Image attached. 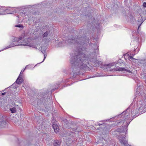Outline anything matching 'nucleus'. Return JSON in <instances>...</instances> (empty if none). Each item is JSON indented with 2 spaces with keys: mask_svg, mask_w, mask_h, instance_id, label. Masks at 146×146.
Instances as JSON below:
<instances>
[{
  "mask_svg": "<svg viewBox=\"0 0 146 146\" xmlns=\"http://www.w3.org/2000/svg\"><path fill=\"white\" fill-rule=\"evenodd\" d=\"M143 6L145 7H146V3L144 2L143 4Z\"/></svg>",
  "mask_w": 146,
  "mask_h": 146,
  "instance_id": "393cba45",
  "label": "nucleus"
},
{
  "mask_svg": "<svg viewBox=\"0 0 146 146\" xmlns=\"http://www.w3.org/2000/svg\"><path fill=\"white\" fill-rule=\"evenodd\" d=\"M111 71H121L123 72L127 71L130 72V71L124 68L121 67H116L114 69H111L110 70Z\"/></svg>",
  "mask_w": 146,
  "mask_h": 146,
  "instance_id": "0eeeda50",
  "label": "nucleus"
},
{
  "mask_svg": "<svg viewBox=\"0 0 146 146\" xmlns=\"http://www.w3.org/2000/svg\"><path fill=\"white\" fill-rule=\"evenodd\" d=\"M118 139L120 143L124 146H131L128 144V140L126 139L125 136L120 135L118 136Z\"/></svg>",
  "mask_w": 146,
  "mask_h": 146,
  "instance_id": "39448f33",
  "label": "nucleus"
},
{
  "mask_svg": "<svg viewBox=\"0 0 146 146\" xmlns=\"http://www.w3.org/2000/svg\"><path fill=\"white\" fill-rule=\"evenodd\" d=\"M124 120H125V119H123L122 120H121L120 122L121 123H122L123 122L124 123Z\"/></svg>",
  "mask_w": 146,
  "mask_h": 146,
  "instance_id": "c85d7f7f",
  "label": "nucleus"
},
{
  "mask_svg": "<svg viewBox=\"0 0 146 146\" xmlns=\"http://www.w3.org/2000/svg\"><path fill=\"white\" fill-rule=\"evenodd\" d=\"M65 121H66V122H67V123L68 122L67 120L66 119H65Z\"/></svg>",
  "mask_w": 146,
  "mask_h": 146,
  "instance_id": "7c9ffc66",
  "label": "nucleus"
},
{
  "mask_svg": "<svg viewBox=\"0 0 146 146\" xmlns=\"http://www.w3.org/2000/svg\"><path fill=\"white\" fill-rule=\"evenodd\" d=\"M64 45H62L61 46H64Z\"/></svg>",
  "mask_w": 146,
  "mask_h": 146,
  "instance_id": "e433bc0d",
  "label": "nucleus"
},
{
  "mask_svg": "<svg viewBox=\"0 0 146 146\" xmlns=\"http://www.w3.org/2000/svg\"><path fill=\"white\" fill-rule=\"evenodd\" d=\"M107 121H109V120H104L101 121H100V122H104Z\"/></svg>",
  "mask_w": 146,
  "mask_h": 146,
  "instance_id": "b1692460",
  "label": "nucleus"
},
{
  "mask_svg": "<svg viewBox=\"0 0 146 146\" xmlns=\"http://www.w3.org/2000/svg\"><path fill=\"white\" fill-rule=\"evenodd\" d=\"M46 48L45 46H42L40 48L41 52L43 53L45 52Z\"/></svg>",
  "mask_w": 146,
  "mask_h": 146,
  "instance_id": "f3484780",
  "label": "nucleus"
},
{
  "mask_svg": "<svg viewBox=\"0 0 146 146\" xmlns=\"http://www.w3.org/2000/svg\"><path fill=\"white\" fill-rule=\"evenodd\" d=\"M43 54H44V58L43 60L42 61V62H43L44 61V60L46 58V55L45 54H44V53Z\"/></svg>",
  "mask_w": 146,
  "mask_h": 146,
  "instance_id": "5701e85b",
  "label": "nucleus"
},
{
  "mask_svg": "<svg viewBox=\"0 0 146 146\" xmlns=\"http://www.w3.org/2000/svg\"><path fill=\"white\" fill-rule=\"evenodd\" d=\"M84 39V38L78 37L75 38L74 37L72 36L69 37L68 40H66L65 42L66 43L70 44L74 43L78 47L76 52L73 55L70 60V63L72 66L70 70L72 71L74 77L78 74L81 70H85L87 68L86 64L88 61L93 62V65L95 67H98L99 66V61L96 60L95 56L98 55L99 52L97 45L94 44L91 45L94 51L92 55L95 56H94L93 58H89L86 55L88 49L85 47Z\"/></svg>",
  "mask_w": 146,
  "mask_h": 146,
  "instance_id": "f257e3e1",
  "label": "nucleus"
},
{
  "mask_svg": "<svg viewBox=\"0 0 146 146\" xmlns=\"http://www.w3.org/2000/svg\"><path fill=\"white\" fill-rule=\"evenodd\" d=\"M23 40L21 42L22 37H14L13 39V42L9 47L5 49L13 47L17 45H26L33 47H34V46L32 44L33 40L30 37L28 34H25L23 37Z\"/></svg>",
  "mask_w": 146,
  "mask_h": 146,
  "instance_id": "f03ea898",
  "label": "nucleus"
},
{
  "mask_svg": "<svg viewBox=\"0 0 146 146\" xmlns=\"http://www.w3.org/2000/svg\"><path fill=\"white\" fill-rule=\"evenodd\" d=\"M129 109L128 108L126 111H123L121 114V116H123V118H125V120L126 121V125L124 126V129L123 131L125 132V131H127V127L129 124L130 121V120L128 121L129 118V113L128 112V111L129 110Z\"/></svg>",
  "mask_w": 146,
  "mask_h": 146,
  "instance_id": "20e7f679",
  "label": "nucleus"
},
{
  "mask_svg": "<svg viewBox=\"0 0 146 146\" xmlns=\"http://www.w3.org/2000/svg\"><path fill=\"white\" fill-rule=\"evenodd\" d=\"M5 94V92L3 93L2 94V95H4Z\"/></svg>",
  "mask_w": 146,
  "mask_h": 146,
  "instance_id": "c756f323",
  "label": "nucleus"
},
{
  "mask_svg": "<svg viewBox=\"0 0 146 146\" xmlns=\"http://www.w3.org/2000/svg\"><path fill=\"white\" fill-rule=\"evenodd\" d=\"M142 110L143 111L141 112L146 111V95L144 93H142L140 96V100L138 102L137 108L136 109L137 111L136 112L135 110H133V114H134L135 115Z\"/></svg>",
  "mask_w": 146,
  "mask_h": 146,
  "instance_id": "7ed1b4c3",
  "label": "nucleus"
},
{
  "mask_svg": "<svg viewBox=\"0 0 146 146\" xmlns=\"http://www.w3.org/2000/svg\"><path fill=\"white\" fill-rule=\"evenodd\" d=\"M1 121L0 120V126L1 125L3 124H6L7 123L5 121H4L3 118L1 117Z\"/></svg>",
  "mask_w": 146,
  "mask_h": 146,
  "instance_id": "2eb2a0df",
  "label": "nucleus"
},
{
  "mask_svg": "<svg viewBox=\"0 0 146 146\" xmlns=\"http://www.w3.org/2000/svg\"><path fill=\"white\" fill-rule=\"evenodd\" d=\"M135 54H133L131 53H129L128 54V58L130 57V56H132V57H133L134 56Z\"/></svg>",
  "mask_w": 146,
  "mask_h": 146,
  "instance_id": "412c9836",
  "label": "nucleus"
},
{
  "mask_svg": "<svg viewBox=\"0 0 146 146\" xmlns=\"http://www.w3.org/2000/svg\"><path fill=\"white\" fill-rule=\"evenodd\" d=\"M60 144L59 141L56 140L54 141V146H60Z\"/></svg>",
  "mask_w": 146,
  "mask_h": 146,
  "instance_id": "4468645a",
  "label": "nucleus"
},
{
  "mask_svg": "<svg viewBox=\"0 0 146 146\" xmlns=\"http://www.w3.org/2000/svg\"><path fill=\"white\" fill-rule=\"evenodd\" d=\"M128 58L129 60L135 63V64H137V61L138 60H137L136 59H135L133 57H132V56H130V57H128Z\"/></svg>",
  "mask_w": 146,
  "mask_h": 146,
  "instance_id": "9d476101",
  "label": "nucleus"
},
{
  "mask_svg": "<svg viewBox=\"0 0 146 146\" xmlns=\"http://www.w3.org/2000/svg\"><path fill=\"white\" fill-rule=\"evenodd\" d=\"M15 27H19V28H20V27H22V28H23V26L21 25H16L15 26Z\"/></svg>",
  "mask_w": 146,
  "mask_h": 146,
  "instance_id": "4be33fe9",
  "label": "nucleus"
},
{
  "mask_svg": "<svg viewBox=\"0 0 146 146\" xmlns=\"http://www.w3.org/2000/svg\"><path fill=\"white\" fill-rule=\"evenodd\" d=\"M14 12H16V11H15H15Z\"/></svg>",
  "mask_w": 146,
  "mask_h": 146,
  "instance_id": "72a5a7b5",
  "label": "nucleus"
},
{
  "mask_svg": "<svg viewBox=\"0 0 146 146\" xmlns=\"http://www.w3.org/2000/svg\"><path fill=\"white\" fill-rule=\"evenodd\" d=\"M115 62H113L109 64H106L105 66L107 68H111V67L114 66L116 64Z\"/></svg>",
  "mask_w": 146,
  "mask_h": 146,
  "instance_id": "f8f14e48",
  "label": "nucleus"
},
{
  "mask_svg": "<svg viewBox=\"0 0 146 146\" xmlns=\"http://www.w3.org/2000/svg\"><path fill=\"white\" fill-rule=\"evenodd\" d=\"M52 127L54 130V131L56 133H57L59 131V129L58 126L57 124H54L52 125Z\"/></svg>",
  "mask_w": 146,
  "mask_h": 146,
  "instance_id": "9b49d317",
  "label": "nucleus"
},
{
  "mask_svg": "<svg viewBox=\"0 0 146 146\" xmlns=\"http://www.w3.org/2000/svg\"><path fill=\"white\" fill-rule=\"evenodd\" d=\"M139 86H139V87H138L137 89H136V91L135 92V95L137 97V96H139V98L140 99V96L142 94V93H143V92H141L140 93L141 91H140V88Z\"/></svg>",
  "mask_w": 146,
  "mask_h": 146,
  "instance_id": "1a4fd4ad",
  "label": "nucleus"
},
{
  "mask_svg": "<svg viewBox=\"0 0 146 146\" xmlns=\"http://www.w3.org/2000/svg\"><path fill=\"white\" fill-rule=\"evenodd\" d=\"M9 46H10V45H9ZM9 46H7V47H6V48H7L8 47H9ZM5 49V48L3 49V50H0V51H2V50H4L5 49Z\"/></svg>",
  "mask_w": 146,
  "mask_h": 146,
  "instance_id": "cd10ccee",
  "label": "nucleus"
},
{
  "mask_svg": "<svg viewBox=\"0 0 146 146\" xmlns=\"http://www.w3.org/2000/svg\"><path fill=\"white\" fill-rule=\"evenodd\" d=\"M29 65H27L26 67H25V69H24V70H22L21 72H20V73L18 77V78H17V80H16V82L17 83V84H20L22 82V80L21 78H22V73L25 70V69H27V68H29Z\"/></svg>",
  "mask_w": 146,
  "mask_h": 146,
  "instance_id": "423d86ee",
  "label": "nucleus"
},
{
  "mask_svg": "<svg viewBox=\"0 0 146 146\" xmlns=\"http://www.w3.org/2000/svg\"><path fill=\"white\" fill-rule=\"evenodd\" d=\"M137 22H138V23H137V24L138 25H139L138 28V30L139 29V27H140V26L143 23V21L141 20V19H139L138 20Z\"/></svg>",
  "mask_w": 146,
  "mask_h": 146,
  "instance_id": "dca6fc26",
  "label": "nucleus"
},
{
  "mask_svg": "<svg viewBox=\"0 0 146 146\" xmlns=\"http://www.w3.org/2000/svg\"><path fill=\"white\" fill-rule=\"evenodd\" d=\"M137 64L139 66L142 65L144 67L145 69H146V60H138Z\"/></svg>",
  "mask_w": 146,
  "mask_h": 146,
  "instance_id": "6e6552de",
  "label": "nucleus"
},
{
  "mask_svg": "<svg viewBox=\"0 0 146 146\" xmlns=\"http://www.w3.org/2000/svg\"><path fill=\"white\" fill-rule=\"evenodd\" d=\"M1 100L0 99V104H1L2 103V101H1Z\"/></svg>",
  "mask_w": 146,
  "mask_h": 146,
  "instance_id": "2f4dec72",
  "label": "nucleus"
},
{
  "mask_svg": "<svg viewBox=\"0 0 146 146\" xmlns=\"http://www.w3.org/2000/svg\"><path fill=\"white\" fill-rule=\"evenodd\" d=\"M92 26H93V27H94V26H93V25H92Z\"/></svg>",
  "mask_w": 146,
  "mask_h": 146,
  "instance_id": "c9c22d12",
  "label": "nucleus"
},
{
  "mask_svg": "<svg viewBox=\"0 0 146 146\" xmlns=\"http://www.w3.org/2000/svg\"><path fill=\"white\" fill-rule=\"evenodd\" d=\"M5 10V7L0 6V15L4 14Z\"/></svg>",
  "mask_w": 146,
  "mask_h": 146,
  "instance_id": "ddd939ff",
  "label": "nucleus"
},
{
  "mask_svg": "<svg viewBox=\"0 0 146 146\" xmlns=\"http://www.w3.org/2000/svg\"><path fill=\"white\" fill-rule=\"evenodd\" d=\"M23 87L24 88H25V87H24V86H23Z\"/></svg>",
  "mask_w": 146,
  "mask_h": 146,
  "instance_id": "f704fd0d",
  "label": "nucleus"
},
{
  "mask_svg": "<svg viewBox=\"0 0 146 146\" xmlns=\"http://www.w3.org/2000/svg\"><path fill=\"white\" fill-rule=\"evenodd\" d=\"M97 123V124L98 125H99L100 126V125H102L104 124V123H100L98 122Z\"/></svg>",
  "mask_w": 146,
  "mask_h": 146,
  "instance_id": "a878e982",
  "label": "nucleus"
},
{
  "mask_svg": "<svg viewBox=\"0 0 146 146\" xmlns=\"http://www.w3.org/2000/svg\"><path fill=\"white\" fill-rule=\"evenodd\" d=\"M15 122V123H17V122Z\"/></svg>",
  "mask_w": 146,
  "mask_h": 146,
  "instance_id": "473e14b6",
  "label": "nucleus"
},
{
  "mask_svg": "<svg viewBox=\"0 0 146 146\" xmlns=\"http://www.w3.org/2000/svg\"><path fill=\"white\" fill-rule=\"evenodd\" d=\"M9 46H10V45H9ZM9 46H7V47H6V48H7L8 47H9ZM5 49V48L3 49V50H0V51H2V50H4L5 49Z\"/></svg>",
  "mask_w": 146,
  "mask_h": 146,
  "instance_id": "bb28decb",
  "label": "nucleus"
},
{
  "mask_svg": "<svg viewBox=\"0 0 146 146\" xmlns=\"http://www.w3.org/2000/svg\"><path fill=\"white\" fill-rule=\"evenodd\" d=\"M49 33L48 31H46L42 35L43 38L46 37L48 36Z\"/></svg>",
  "mask_w": 146,
  "mask_h": 146,
  "instance_id": "6ab92c4d",
  "label": "nucleus"
},
{
  "mask_svg": "<svg viewBox=\"0 0 146 146\" xmlns=\"http://www.w3.org/2000/svg\"><path fill=\"white\" fill-rule=\"evenodd\" d=\"M10 110L12 113H15L16 111V109L14 107L10 108Z\"/></svg>",
  "mask_w": 146,
  "mask_h": 146,
  "instance_id": "a211bd4d",
  "label": "nucleus"
},
{
  "mask_svg": "<svg viewBox=\"0 0 146 146\" xmlns=\"http://www.w3.org/2000/svg\"><path fill=\"white\" fill-rule=\"evenodd\" d=\"M92 24L94 25V27L96 28H97L99 26V23H96L95 24L94 23H92Z\"/></svg>",
  "mask_w": 146,
  "mask_h": 146,
  "instance_id": "aec40b11",
  "label": "nucleus"
}]
</instances>
